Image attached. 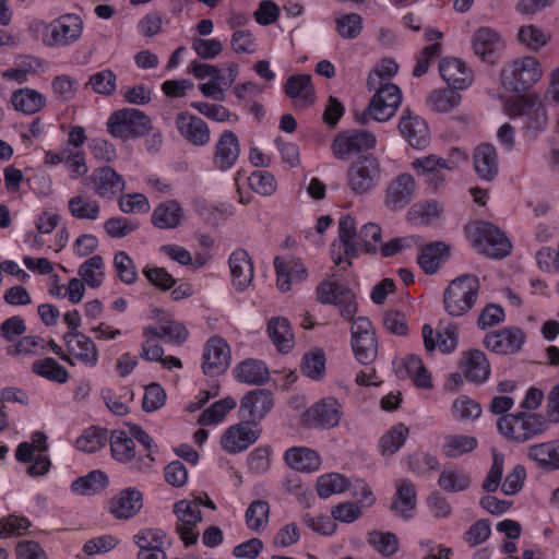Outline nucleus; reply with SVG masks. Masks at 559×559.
Wrapping results in <instances>:
<instances>
[{"instance_id": "f257e3e1", "label": "nucleus", "mask_w": 559, "mask_h": 559, "mask_svg": "<svg viewBox=\"0 0 559 559\" xmlns=\"http://www.w3.org/2000/svg\"><path fill=\"white\" fill-rule=\"evenodd\" d=\"M465 234L473 247L492 259H503L511 253L512 245L506 234L496 225L475 221L466 225Z\"/></svg>"}, {"instance_id": "f03ea898", "label": "nucleus", "mask_w": 559, "mask_h": 559, "mask_svg": "<svg viewBox=\"0 0 559 559\" xmlns=\"http://www.w3.org/2000/svg\"><path fill=\"white\" fill-rule=\"evenodd\" d=\"M497 427L508 440L526 442L543 435L549 428V423L539 414L520 412L503 415L498 419Z\"/></svg>"}, {"instance_id": "7ed1b4c3", "label": "nucleus", "mask_w": 559, "mask_h": 559, "mask_svg": "<svg viewBox=\"0 0 559 559\" xmlns=\"http://www.w3.org/2000/svg\"><path fill=\"white\" fill-rule=\"evenodd\" d=\"M479 290V280L473 274H463L453 280L443 295L445 311L451 317L467 313L475 305Z\"/></svg>"}, {"instance_id": "20e7f679", "label": "nucleus", "mask_w": 559, "mask_h": 559, "mask_svg": "<svg viewBox=\"0 0 559 559\" xmlns=\"http://www.w3.org/2000/svg\"><path fill=\"white\" fill-rule=\"evenodd\" d=\"M369 106L366 110L355 114V119L360 124H367L370 119L378 122L390 120L402 103L401 90L392 83L378 85Z\"/></svg>"}, {"instance_id": "39448f33", "label": "nucleus", "mask_w": 559, "mask_h": 559, "mask_svg": "<svg viewBox=\"0 0 559 559\" xmlns=\"http://www.w3.org/2000/svg\"><path fill=\"white\" fill-rule=\"evenodd\" d=\"M153 130L151 119L142 110L124 108L114 111L107 120V131L122 141L150 134Z\"/></svg>"}, {"instance_id": "423d86ee", "label": "nucleus", "mask_w": 559, "mask_h": 559, "mask_svg": "<svg viewBox=\"0 0 559 559\" xmlns=\"http://www.w3.org/2000/svg\"><path fill=\"white\" fill-rule=\"evenodd\" d=\"M543 75L540 63L535 57H523L503 67L500 73L501 85L510 92H525Z\"/></svg>"}, {"instance_id": "0eeeda50", "label": "nucleus", "mask_w": 559, "mask_h": 559, "mask_svg": "<svg viewBox=\"0 0 559 559\" xmlns=\"http://www.w3.org/2000/svg\"><path fill=\"white\" fill-rule=\"evenodd\" d=\"M506 110L509 117H523L524 129L536 136L547 126L548 117L546 108L542 100L535 94L516 96L506 104Z\"/></svg>"}, {"instance_id": "6e6552de", "label": "nucleus", "mask_w": 559, "mask_h": 559, "mask_svg": "<svg viewBox=\"0 0 559 559\" xmlns=\"http://www.w3.org/2000/svg\"><path fill=\"white\" fill-rule=\"evenodd\" d=\"M109 445L112 459L128 465L131 471L144 473L150 471L154 463L150 455H142L136 451L133 438L124 430L111 431Z\"/></svg>"}, {"instance_id": "1a4fd4ad", "label": "nucleus", "mask_w": 559, "mask_h": 559, "mask_svg": "<svg viewBox=\"0 0 559 559\" xmlns=\"http://www.w3.org/2000/svg\"><path fill=\"white\" fill-rule=\"evenodd\" d=\"M83 28V20L78 14H62L45 25L43 41L48 47H68L82 37Z\"/></svg>"}, {"instance_id": "9d476101", "label": "nucleus", "mask_w": 559, "mask_h": 559, "mask_svg": "<svg viewBox=\"0 0 559 559\" xmlns=\"http://www.w3.org/2000/svg\"><path fill=\"white\" fill-rule=\"evenodd\" d=\"M382 168L378 158L365 155L355 160L347 169V183L358 195L373 190L381 181Z\"/></svg>"}, {"instance_id": "9b49d317", "label": "nucleus", "mask_w": 559, "mask_h": 559, "mask_svg": "<svg viewBox=\"0 0 559 559\" xmlns=\"http://www.w3.org/2000/svg\"><path fill=\"white\" fill-rule=\"evenodd\" d=\"M317 299L323 305H336L340 314L346 321L354 319L357 312L355 295L345 285L337 281L324 280L317 287Z\"/></svg>"}, {"instance_id": "f8f14e48", "label": "nucleus", "mask_w": 559, "mask_h": 559, "mask_svg": "<svg viewBox=\"0 0 559 559\" xmlns=\"http://www.w3.org/2000/svg\"><path fill=\"white\" fill-rule=\"evenodd\" d=\"M350 334L355 358L360 364H371L378 355V342L371 321L366 317L357 318L352 324Z\"/></svg>"}, {"instance_id": "ddd939ff", "label": "nucleus", "mask_w": 559, "mask_h": 559, "mask_svg": "<svg viewBox=\"0 0 559 559\" xmlns=\"http://www.w3.org/2000/svg\"><path fill=\"white\" fill-rule=\"evenodd\" d=\"M174 512L177 516L176 531L186 546L197 543L198 523L202 520L200 503L197 500H180L175 503Z\"/></svg>"}, {"instance_id": "4468645a", "label": "nucleus", "mask_w": 559, "mask_h": 559, "mask_svg": "<svg viewBox=\"0 0 559 559\" xmlns=\"http://www.w3.org/2000/svg\"><path fill=\"white\" fill-rule=\"evenodd\" d=\"M416 193L417 182L414 176L402 173L386 185L384 206L392 212L402 211L415 199Z\"/></svg>"}, {"instance_id": "2eb2a0df", "label": "nucleus", "mask_w": 559, "mask_h": 559, "mask_svg": "<svg viewBox=\"0 0 559 559\" xmlns=\"http://www.w3.org/2000/svg\"><path fill=\"white\" fill-rule=\"evenodd\" d=\"M376 136L366 130H349L340 132L331 144L334 156L346 159L353 153L369 151L376 145Z\"/></svg>"}, {"instance_id": "dca6fc26", "label": "nucleus", "mask_w": 559, "mask_h": 559, "mask_svg": "<svg viewBox=\"0 0 559 559\" xmlns=\"http://www.w3.org/2000/svg\"><path fill=\"white\" fill-rule=\"evenodd\" d=\"M343 415L342 405L334 397L314 403L304 414V421L316 429H330L338 425Z\"/></svg>"}, {"instance_id": "f3484780", "label": "nucleus", "mask_w": 559, "mask_h": 559, "mask_svg": "<svg viewBox=\"0 0 559 559\" xmlns=\"http://www.w3.org/2000/svg\"><path fill=\"white\" fill-rule=\"evenodd\" d=\"M230 364V347L219 337H211L204 345L202 370L204 374L216 377L222 374Z\"/></svg>"}, {"instance_id": "a211bd4d", "label": "nucleus", "mask_w": 559, "mask_h": 559, "mask_svg": "<svg viewBox=\"0 0 559 559\" xmlns=\"http://www.w3.org/2000/svg\"><path fill=\"white\" fill-rule=\"evenodd\" d=\"M175 126L180 136L193 146L203 147L211 140L210 128L199 116L186 111L179 112L176 116Z\"/></svg>"}, {"instance_id": "6ab92c4d", "label": "nucleus", "mask_w": 559, "mask_h": 559, "mask_svg": "<svg viewBox=\"0 0 559 559\" xmlns=\"http://www.w3.org/2000/svg\"><path fill=\"white\" fill-rule=\"evenodd\" d=\"M399 130L402 136L416 150H424L429 145L430 133L427 122L405 108L399 122Z\"/></svg>"}, {"instance_id": "aec40b11", "label": "nucleus", "mask_w": 559, "mask_h": 559, "mask_svg": "<svg viewBox=\"0 0 559 559\" xmlns=\"http://www.w3.org/2000/svg\"><path fill=\"white\" fill-rule=\"evenodd\" d=\"M67 355L71 361L76 359L86 367H95L98 362V349L91 337L82 332L69 331L63 335Z\"/></svg>"}, {"instance_id": "412c9836", "label": "nucleus", "mask_w": 559, "mask_h": 559, "mask_svg": "<svg viewBox=\"0 0 559 559\" xmlns=\"http://www.w3.org/2000/svg\"><path fill=\"white\" fill-rule=\"evenodd\" d=\"M240 152V142L236 133L230 130L223 131L214 145V167L221 171L231 169L238 162Z\"/></svg>"}, {"instance_id": "4be33fe9", "label": "nucleus", "mask_w": 559, "mask_h": 559, "mask_svg": "<svg viewBox=\"0 0 559 559\" xmlns=\"http://www.w3.org/2000/svg\"><path fill=\"white\" fill-rule=\"evenodd\" d=\"M251 421L238 423L225 430L221 439L222 448L231 454L240 453L260 437V430L251 427Z\"/></svg>"}, {"instance_id": "5701e85b", "label": "nucleus", "mask_w": 559, "mask_h": 559, "mask_svg": "<svg viewBox=\"0 0 559 559\" xmlns=\"http://www.w3.org/2000/svg\"><path fill=\"white\" fill-rule=\"evenodd\" d=\"M525 341V335L516 326L503 328L487 334L484 345L492 353L510 355L519 352Z\"/></svg>"}, {"instance_id": "b1692460", "label": "nucleus", "mask_w": 559, "mask_h": 559, "mask_svg": "<svg viewBox=\"0 0 559 559\" xmlns=\"http://www.w3.org/2000/svg\"><path fill=\"white\" fill-rule=\"evenodd\" d=\"M95 193L105 200H112L124 190V180L111 167L96 168L90 176Z\"/></svg>"}, {"instance_id": "393cba45", "label": "nucleus", "mask_w": 559, "mask_h": 559, "mask_svg": "<svg viewBox=\"0 0 559 559\" xmlns=\"http://www.w3.org/2000/svg\"><path fill=\"white\" fill-rule=\"evenodd\" d=\"M274 401L272 393L264 389H255L248 392L240 402V411L243 417H247L249 421H260L273 407Z\"/></svg>"}, {"instance_id": "a878e982", "label": "nucleus", "mask_w": 559, "mask_h": 559, "mask_svg": "<svg viewBox=\"0 0 559 559\" xmlns=\"http://www.w3.org/2000/svg\"><path fill=\"white\" fill-rule=\"evenodd\" d=\"M228 265L233 280V285L237 290H245L254 276V269L251 257L243 248H237L231 252L228 259Z\"/></svg>"}, {"instance_id": "bb28decb", "label": "nucleus", "mask_w": 559, "mask_h": 559, "mask_svg": "<svg viewBox=\"0 0 559 559\" xmlns=\"http://www.w3.org/2000/svg\"><path fill=\"white\" fill-rule=\"evenodd\" d=\"M441 78L453 90H464L473 82V72L457 58H444L439 64Z\"/></svg>"}, {"instance_id": "cd10ccee", "label": "nucleus", "mask_w": 559, "mask_h": 559, "mask_svg": "<svg viewBox=\"0 0 559 559\" xmlns=\"http://www.w3.org/2000/svg\"><path fill=\"white\" fill-rule=\"evenodd\" d=\"M143 507L142 492L133 487L121 490L110 500L109 512L117 519H131Z\"/></svg>"}, {"instance_id": "c85d7f7f", "label": "nucleus", "mask_w": 559, "mask_h": 559, "mask_svg": "<svg viewBox=\"0 0 559 559\" xmlns=\"http://www.w3.org/2000/svg\"><path fill=\"white\" fill-rule=\"evenodd\" d=\"M474 169L477 176L485 181H492L499 173L498 154L492 144H479L473 154Z\"/></svg>"}, {"instance_id": "c756f323", "label": "nucleus", "mask_w": 559, "mask_h": 559, "mask_svg": "<svg viewBox=\"0 0 559 559\" xmlns=\"http://www.w3.org/2000/svg\"><path fill=\"white\" fill-rule=\"evenodd\" d=\"M310 74H295L288 78L284 91L285 94L296 100L297 106L306 108L316 100L314 87Z\"/></svg>"}, {"instance_id": "7c9ffc66", "label": "nucleus", "mask_w": 559, "mask_h": 559, "mask_svg": "<svg viewBox=\"0 0 559 559\" xmlns=\"http://www.w3.org/2000/svg\"><path fill=\"white\" fill-rule=\"evenodd\" d=\"M424 345L427 353H431L438 346L442 353H452L457 345L456 328L448 325L444 329H438L437 342L433 338V329L430 324H424L421 329Z\"/></svg>"}, {"instance_id": "2f4dec72", "label": "nucleus", "mask_w": 559, "mask_h": 559, "mask_svg": "<svg viewBox=\"0 0 559 559\" xmlns=\"http://www.w3.org/2000/svg\"><path fill=\"white\" fill-rule=\"evenodd\" d=\"M284 461L290 468L302 473L316 472L321 466L320 455L316 451L304 447H294L286 450Z\"/></svg>"}, {"instance_id": "473e14b6", "label": "nucleus", "mask_w": 559, "mask_h": 559, "mask_svg": "<svg viewBox=\"0 0 559 559\" xmlns=\"http://www.w3.org/2000/svg\"><path fill=\"white\" fill-rule=\"evenodd\" d=\"M527 457L543 469H559V440L531 445L527 449Z\"/></svg>"}, {"instance_id": "72a5a7b5", "label": "nucleus", "mask_w": 559, "mask_h": 559, "mask_svg": "<svg viewBox=\"0 0 559 559\" xmlns=\"http://www.w3.org/2000/svg\"><path fill=\"white\" fill-rule=\"evenodd\" d=\"M183 218L182 209L175 200L158 204L151 216L152 224L160 229L176 228Z\"/></svg>"}, {"instance_id": "f704fd0d", "label": "nucleus", "mask_w": 559, "mask_h": 559, "mask_svg": "<svg viewBox=\"0 0 559 559\" xmlns=\"http://www.w3.org/2000/svg\"><path fill=\"white\" fill-rule=\"evenodd\" d=\"M450 248L441 241L421 247L417 262L426 274H435L449 254Z\"/></svg>"}, {"instance_id": "c9c22d12", "label": "nucleus", "mask_w": 559, "mask_h": 559, "mask_svg": "<svg viewBox=\"0 0 559 559\" xmlns=\"http://www.w3.org/2000/svg\"><path fill=\"white\" fill-rule=\"evenodd\" d=\"M267 333L278 352L286 354L293 349L294 334L286 318H272L267 323Z\"/></svg>"}, {"instance_id": "e433bc0d", "label": "nucleus", "mask_w": 559, "mask_h": 559, "mask_svg": "<svg viewBox=\"0 0 559 559\" xmlns=\"http://www.w3.org/2000/svg\"><path fill=\"white\" fill-rule=\"evenodd\" d=\"M472 44L475 55L483 60H490V57L503 46L499 34L489 27L477 29Z\"/></svg>"}, {"instance_id": "4c0bfd02", "label": "nucleus", "mask_w": 559, "mask_h": 559, "mask_svg": "<svg viewBox=\"0 0 559 559\" xmlns=\"http://www.w3.org/2000/svg\"><path fill=\"white\" fill-rule=\"evenodd\" d=\"M235 378L242 383L260 385L269 380V370L264 362L247 359L234 369Z\"/></svg>"}, {"instance_id": "58836bf2", "label": "nucleus", "mask_w": 559, "mask_h": 559, "mask_svg": "<svg viewBox=\"0 0 559 559\" xmlns=\"http://www.w3.org/2000/svg\"><path fill=\"white\" fill-rule=\"evenodd\" d=\"M68 210L72 217L81 221H96L100 216L99 202L86 194L70 198Z\"/></svg>"}, {"instance_id": "ea45409f", "label": "nucleus", "mask_w": 559, "mask_h": 559, "mask_svg": "<svg viewBox=\"0 0 559 559\" xmlns=\"http://www.w3.org/2000/svg\"><path fill=\"white\" fill-rule=\"evenodd\" d=\"M465 377L474 383H483L490 376V364L484 352L469 350L465 358Z\"/></svg>"}, {"instance_id": "a19ab883", "label": "nucleus", "mask_w": 559, "mask_h": 559, "mask_svg": "<svg viewBox=\"0 0 559 559\" xmlns=\"http://www.w3.org/2000/svg\"><path fill=\"white\" fill-rule=\"evenodd\" d=\"M78 274L90 288H98L105 280V261L95 254L85 260L79 267Z\"/></svg>"}, {"instance_id": "79ce46f5", "label": "nucleus", "mask_w": 559, "mask_h": 559, "mask_svg": "<svg viewBox=\"0 0 559 559\" xmlns=\"http://www.w3.org/2000/svg\"><path fill=\"white\" fill-rule=\"evenodd\" d=\"M143 335H153L167 343L180 344L186 341L188 331L182 324L176 321H165L158 326H144Z\"/></svg>"}, {"instance_id": "37998d69", "label": "nucleus", "mask_w": 559, "mask_h": 559, "mask_svg": "<svg viewBox=\"0 0 559 559\" xmlns=\"http://www.w3.org/2000/svg\"><path fill=\"white\" fill-rule=\"evenodd\" d=\"M396 491L394 493L392 509L409 518L406 513L416 507V490L412 481L407 479H399L395 484Z\"/></svg>"}, {"instance_id": "c03bdc74", "label": "nucleus", "mask_w": 559, "mask_h": 559, "mask_svg": "<svg viewBox=\"0 0 559 559\" xmlns=\"http://www.w3.org/2000/svg\"><path fill=\"white\" fill-rule=\"evenodd\" d=\"M32 370L35 374L60 384L66 383L69 379L68 370L50 357L35 360L32 364Z\"/></svg>"}, {"instance_id": "a18cd8bd", "label": "nucleus", "mask_w": 559, "mask_h": 559, "mask_svg": "<svg viewBox=\"0 0 559 559\" xmlns=\"http://www.w3.org/2000/svg\"><path fill=\"white\" fill-rule=\"evenodd\" d=\"M236 405L237 402L231 396L216 401L199 415L198 423L202 426L217 425L224 420L226 415L234 409Z\"/></svg>"}, {"instance_id": "49530a36", "label": "nucleus", "mask_w": 559, "mask_h": 559, "mask_svg": "<svg viewBox=\"0 0 559 559\" xmlns=\"http://www.w3.org/2000/svg\"><path fill=\"white\" fill-rule=\"evenodd\" d=\"M108 440L107 429L93 426L85 429L75 440V447L82 452L95 453L103 449Z\"/></svg>"}, {"instance_id": "de8ad7c7", "label": "nucleus", "mask_w": 559, "mask_h": 559, "mask_svg": "<svg viewBox=\"0 0 559 559\" xmlns=\"http://www.w3.org/2000/svg\"><path fill=\"white\" fill-rule=\"evenodd\" d=\"M439 487L447 492L464 491L471 486V476L461 468H444L438 479Z\"/></svg>"}, {"instance_id": "09e8293b", "label": "nucleus", "mask_w": 559, "mask_h": 559, "mask_svg": "<svg viewBox=\"0 0 559 559\" xmlns=\"http://www.w3.org/2000/svg\"><path fill=\"white\" fill-rule=\"evenodd\" d=\"M11 102L16 110L27 115L37 112L45 105L44 96L31 88L14 92Z\"/></svg>"}, {"instance_id": "8fccbe9b", "label": "nucleus", "mask_w": 559, "mask_h": 559, "mask_svg": "<svg viewBox=\"0 0 559 559\" xmlns=\"http://www.w3.org/2000/svg\"><path fill=\"white\" fill-rule=\"evenodd\" d=\"M108 485L107 475L99 469L90 472L87 475L76 478L71 484V490L75 493L87 495L105 489Z\"/></svg>"}, {"instance_id": "3c124183", "label": "nucleus", "mask_w": 559, "mask_h": 559, "mask_svg": "<svg viewBox=\"0 0 559 559\" xmlns=\"http://www.w3.org/2000/svg\"><path fill=\"white\" fill-rule=\"evenodd\" d=\"M404 371L413 383L419 389H431V374L426 369L423 360L416 355H409L404 360Z\"/></svg>"}, {"instance_id": "603ef678", "label": "nucleus", "mask_w": 559, "mask_h": 559, "mask_svg": "<svg viewBox=\"0 0 559 559\" xmlns=\"http://www.w3.org/2000/svg\"><path fill=\"white\" fill-rule=\"evenodd\" d=\"M443 212V206L436 200H424L416 202L411 207L408 215L411 219L428 225L437 219Z\"/></svg>"}, {"instance_id": "864d4df0", "label": "nucleus", "mask_w": 559, "mask_h": 559, "mask_svg": "<svg viewBox=\"0 0 559 559\" xmlns=\"http://www.w3.org/2000/svg\"><path fill=\"white\" fill-rule=\"evenodd\" d=\"M477 447V439L464 435H449L444 438L443 453L448 457H457L472 452Z\"/></svg>"}, {"instance_id": "5fc2aeb1", "label": "nucleus", "mask_w": 559, "mask_h": 559, "mask_svg": "<svg viewBox=\"0 0 559 559\" xmlns=\"http://www.w3.org/2000/svg\"><path fill=\"white\" fill-rule=\"evenodd\" d=\"M550 35L535 25H524L519 29L518 39L531 51H538L545 47L549 40Z\"/></svg>"}, {"instance_id": "6e6d98bb", "label": "nucleus", "mask_w": 559, "mask_h": 559, "mask_svg": "<svg viewBox=\"0 0 559 559\" xmlns=\"http://www.w3.org/2000/svg\"><path fill=\"white\" fill-rule=\"evenodd\" d=\"M270 506L264 500L252 501L246 511V523L248 528L261 532L269 522Z\"/></svg>"}, {"instance_id": "4d7b16f0", "label": "nucleus", "mask_w": 559, "mask_h": 559, "mask_svg": "<svg viewBox=\"0 0 559 559\" xmlns=\"http://www.w3.org/2000/svg\"><path fill=\"white\" fill-rule=\"evenodd\" d=\"M412 168L417 171L418 175L428 174L429 176H437L438 170H452L455 168V164L436 155H428L415 158L412 162Z\"/></svg>"}, {"instance_id": "13d9d810", "label": "nucleus", "mask_w": 559, "mask_h": 559, "mask_svg": "<svg viewBox=\"0 0 559 559\" xmlns=\"http://www.w3.org/2000/svg\"><path fill=\"white\" fill-rule=\"evenodd\" d=\"M364 20L358 13H346L335 19L337 34L344 39H355L362 32Z\"/></svg>"}, {"instance_id": "bf43d9fd", "label": "nucleus", "mask_w": 559, "mask_h": 559, "mask_svg": "<svg viewBox=\"0 0 559 559\" xmlns=\"http://www.w3.org/2000/svg\"><path fill=\"white\" fill-rule=\"evenodd\" d=\"M481 415V406L467 395H460L452 405V416L462 421L475 420Z\"/></svg>"}, {"instance_id": "052dcab7", "label": "nucleus", "mask_w": 559, "mask_h": 559, "mask_svg": "<svg viewBox=\"0 0 559 559\" xmlns=\"http://www.w3.org/2000/svg\"><path fill=\"white\" fill-rule=\"evenodd\" d=\"M457 90H439L433 91L429 96V104L435 111L449 112L461 103V95Z\"/></svg>"}, {"instance_id": "680f3d73", "label": "nucleus", "mask_w": 559, "mask_h": 559, "mask_svg": "<svg viewBox=\"0 0 559 559\" xmlns=\"http://www.w3.org/2000/svg\"><path fill=\"white\" fill-rule=\"evenodd\" d=\"M408 432V428L402 424L392 427L380 440L381 452L389 455L394 454L405 443Z\"/></svg>"}, {"instance_id": "e2e57ef3", "label": "nucleus", "mask_w": 559, "mask_h": 559, "mask_svg": "<svg viewBox=\"0 0 559 559\" xmlns=\"http://www.w3.org/2000/svg\"><path fill=\"white\" fill-rule=\"evenodd\" d=\"M301 372L312 380H319L325 372V356L321 349L307 353L302 357Z\"/></svg>"}, {"instance_id": "0e129e2a", "label": "nucleus", "mask_w": 559, "mask_h": 559, "mask_svg": "<svg viewBox=\"0 0 559 559\" xmlns=\"http://www.w3.org/2000/svg\"><path fill=\"white\" fill-rule=\"evenodd\" d=\"M347 488V479L337 473L322 475L317 481V491L320 498L326 499L334 493L344 491Z\"/></svg>"}, {"instance_id": "69168bd1", "label": "nucleus", "mask_w": 559, "mask_h": 559, "mask_svg": "<svg viewBox=\"0 0 559 559\" xmlns=\"http://www.w3.org/2000/svg\"><path fill=\"white\" fill-rule=\"evenodd\" d=\"M140 550L160 549L169 544L164 531L158 528L143 530L133 536Z\"/></svg>"}, {"instance_id": "338daca9", "label": "nucleus", "mask_w": 559, "mask_h": 559, "mask_svg": "<svg viewBox=\"0 0 559 559\" xmlns=\"http://www.w3.org/2000/svg\"><path fill=\"white\" fill-rule=\"evenodd\" d=\"M399 64L392 59H382V61L369 73L367 78V88L373 91L378 85H383V81L391 79L397 73Z\"/></svg>"}, {"instance_id": "774afa93", "label": "nucleus", "mask_w": 559, "mask_h": 559, "mask_svg": "<svg viewBox=\"0 0 559 559\" xmlns=\"http://www.w3.org/2000/svg\"><path fill=\"white\" fill-rule=\"evenodd\" d=\"M250 188L263 197H270L276 191V179L266 170H254L248 178Z\"/></svg>"}]
</instances>
